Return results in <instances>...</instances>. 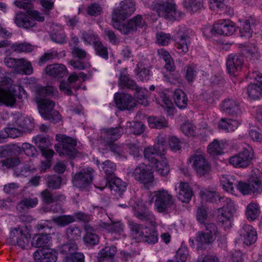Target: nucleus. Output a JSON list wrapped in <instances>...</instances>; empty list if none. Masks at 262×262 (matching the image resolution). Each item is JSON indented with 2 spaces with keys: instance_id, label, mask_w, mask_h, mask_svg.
Listing matches in <instances>:
<instances>
[{
  "instance_id": "1",
  "label": "nucleus",
  "mask_w": 262,
  "mask_h": 262,
  "mask_svg": "<svg viewBox=\"0 0 262 262\" xmlns=\"http://www.w3.org/2000/svg\"><path fill=\"white\" fill-rule=\"evenodd\" d=\"M150 199V202L145 204H143L142 202H139L132 207L134 209V215L141 220H145L150 224V227H145L141 231V228L137 224L130 223L129 226L132 235L135 239L138 241H143L154 244L158 241L157 234L154 229L155 217L147 211V208L151 205V202H154L155 209L158 212H164L172 204L173 198L168 191L161 189L152 192Z\"/></svg>"
},
{
  "instance_id": "2",
  "label": "nucleus",
  "mask_w": 262,
  "mask_h": 262,
  "mask_svg": "<svg viewBox=\"0 0 262 262\" xmlns=\"http://www.w3.org/2000/svg\"><path fill=\"white\" fill-rule=\"evenodd\" d=\"M135 10L133 0L121 1L113 11L112 19L114 27L125 34L132 33L143 27L145 21L141 16L138 15L128 21H124V19L133 14Z\"/></svg>"
},
{
  "instance_id": "3",
  "label": "nucleus",
  "mask_w": 262,
  "mask_h": 262,
  "mask_svg": "<svg viewBox=\"0 0 262 262\" xmlns=\"http://www.w3.org/2000/svg\"><path fill=\"white\" fill-rule=\"evenodd\" d=\"M165 140L158 137L157 143L153 147H147L144 150L146 159L154 164L157 172L162 177L167 176L170 171L167 159L164 156L165 151Z\"/></svg>"
},
{
  "instance_id": "4",
  "label": "nucleus",
  "mask_w": 262,
  "mask_h": 262,
  "mask_svg": "<svg viewBox=\"0 0 262 262\" xmlns=\"http://www.w3.org/2000/svg\"><path fill=\"white\" fill-rule=\"evenodd\" d=\"M14 3L18 8L29 9L27 11V15L21 12L16 13L14 22L19 27L27 29L34 26L36 25V21H44L45 18L41 13L35 10H30L31 4L24 3L21 1H16Z\"/></svg>"
},
{
  "instance_id": "5",
  "label": "nucleus",
  "mask_w": 262,
  "mask_h": 262,
  "mask_svg": "<svg viewBox=\"0 0 262 262\" xmlns=\"http://www.w3.org/2000/svg\"><path fill=\"white\" fill-rule=\"evenodd\" d=\"M154 10L159 16H162L169 21L179 20L182 13L176 9L173 0L159 1L153 7Z\"/></svg>"
},
{
  "instance_id": "6",
  "label": "nucleus",
  "mask_w": 262,
  "mask_h": 262,
  "mask_svg": "<svg viewBox=\"0 0 262 262\" xmlns=\"http://www.w3.org/2000/svg\"><path fill=\"white\" fill-rule=\"evenodd\" d=\"M216 227L213 224H208L204 232L199 233L194 239H190V245L196 249L205 248L211 243L216 237Z\"/></svg>"
},
{
  "instance_id": "7",
  "label": "nucleus",
  "mask_w": 262,
  "mask_h": 262,
  "mask_svg": "<svg viewBox=\"0 0 262 262\" xmlns=\"http://www.w3.org/2000/svg\"><path fill=\"white\" fill-rule=\"evenodd\" d=\"M253 158V150L250 146L247 145L243 150L230 157L229 163L235 168H246Z\"/></svg>"
},
{
  "instance_id": "8",
  "label": "nucleus",
  "mask_w": 262,
  "mask_h": 262,
  "mask_svg": "<svg viewBox=\"0 0 262 262\" xmlns=\"http://www.w3.org/2000/svg\"><path fill=\"white\" fill-rule=\"evenodd\" d=\"M38 111L45 120L57 122L61 120V116L58 112L53 111L54 102L48 99L39 98L37 100Z\"/></svg>"
},
{
  "instance_id": "9",
  "label": "nucleus",
  "mask_w": 262,
  "mask_h": 262,
  "mask_svg": "<svg viewBox=\"0 0 262 262\" xmlns=\"http://www.w3.org/2000/svg\"><path fill=\"white\" fill-rule=\"evenodd\" d=\"M132 177L146 187L153 184L155 178L150 166L142 163L134 169Z\"/></svg>"
},
{
  "instance_id": "10",
  "label": "nucleus",
  "mask_w": 262,
  "mask_h": 262,
  "mask_svg": "<svg viewBox=\"0 0 262 262\" xmlns=\"http://www.w3.org/2000/svg\"><path fill=\"white\" fill-rule=\"evenodd\" d=\"M4 62L8 68L13 69L17 73L31 74L33 73L31 64L23 59H16L11 57H7Z\"/></svg>"
},
{
  "instance_id": "11",
  "label": "nucleus",
  "mask_w": 262,
  "mask_h": 262,
  "mask_svg": "<svg viewBox=\"0 0 262 262\" xmlns=\"http://www.w3.org/2000/svg\"><path fill=\"white\" fill-rule=\"evenodd\" d=\"M224 202L223 207L217 210V217L220 222L225 223L229 227L231 225L230 220L235 210V204L232 201L227 198L225 199Z\"/></svg>"
},
{
  "instance_id": "12",
  "label": "nucleus",
  "mask_w": 262,
  "mask_h": 262,
  "mask_svg": "<svg viewBox=\"0 0 262 262\" xmlns=\"http://www.w3.org/2000/svg\"><path fill=\"white\" fill-rule=\"evenodd\" d=\"M34 140L36 145L41 149L43 157L46 159V161L41 163L42 170H45L51 165L50 159L53 155V151L47 147H45V146L48 145L49 142L46 138L38 135L34 138Z\"/></svg>"
},
{
  "instance_id": "13",
  "label": "nucleus",
  "mask_w": 262,
  "mask_h": 262,
  "mask_svg": "<svg viewBox=\"0 0 262 262\" xmlns=\"http://www.w3.org/2000/svg\"><path fill=\"white\" fill-rule=\"evenodd\" d=\"M56 141L59 143L55 146V150L60 155L67 154L71 156H72V150L76 145V142L74 139L65 135L59 134L56 136Z\"/></svg>"
},
{
  "instance_id": "14",
  "label": "nucleus",
  "mask_w": 262,
  "mask_h": 262,
  "mask_svg": "<svg viewBox=\"0 0 262 262\" xmlns=\"http://www.w3.org/2000/svg\"><path fill=\"white\" fill-rule=\"evenodd\" d=\"M77 246L75 243H68L62 247V252L66 256L63 262H84V255L82 253H77Z\"/></svg>"
},
{
  "instance_id": "15",
  "label": "nucleus",
  "mask_w": 262,
  "mask_h": 262,
  "mask_svg": "<svg viewBox=\"0 0 262 262\" xmlns=\"http://www.w3.org/2000/svg\"><path fill=\"white\" fill-rule=\"evenodd\" d=\"M189 161L192 163L193 167L198 176H203L209 172V165L203 155L195 154L189 159Z\"/></svg>"
},
{
  "instance_id": "16",
  "label": "nucleus",
  "mask_w": 262,
  "mask_h": 262,
  "mask_svg": "<svg viewBox=\"0 0 262 262\" xmlns=\"http://www.w3.org/2000/svg\"><path fill=\"white\" fill-rule=\"evenodd\" d=\"M35 262H56L58 258V253L48 247L41 248L34 253Z\"/></svg>"
},
{
  "instance_id": "17",
  "label": "nucleus",
  "mask_w": 262,
  "mask_h": 262,
  "mask_svg": "<svg viewBox=\"0 0 262 262\" xmlns=\"http://www.w3.org/2000/svg\"><path fill=\"white\" fill-rule=\"evenodd\" d=\"M251 193L256 196L262 193V172L258 169H253L248 179Z\"/></svg>"
},
{
  "instance_id": "18",
  "label": "nucleus",
  "mask_w": 262,
  "mask_h": 262,
  "mask_svg": "<svg viewBox=\"0 0 262 262\" xmlns=\"http://www.w3.org/2000/svg\"><path fill=\"white\" fill-rule=\"evenodd\" d=\"M93 173V170L92 168L83 169L74 177L72 181L73 185L79 188L85 187L92 182Z\"/></svg>"
},
{
  "instance_id": "19",
  "label": "nucleus",
  "mask_w": 262,
  "mask_h": 262,
  "mask_svg": "<svg viewBox=\"0 0 262 262\" xmlns=\"http://www.w3.org/2000/svg\"><path fill=\"white\" fill-rule=\"evenodd\" d=\"M255 82L250 84L247 89L249 98L252 100H258L262 95V75L259 73H254Z\"/></svg>"
},
{
  "instance_id": "20",
  "label": "nucleus",
  "mask_w": 262,
  "mask_h": 262,
  "mask_svg": "<svg viewBox=\"0 0 262 262\" xmlns=\"http://www.w3.org/2000/svg\"><path fill=\"white\" fill-rule=\"evenodd\" d=\"M174 190L177 192V197L182 202L188 203L193 196L192 189L188 183L180 182L176 184Z\"/></svg>"
},
{
  "instance_id": "21",
  "label": "nucleus",
  "mask_w": 262,
  "mask_h": 262,
  "mask_svg": "<svg viewBox=\"0 0 262 262\" xmlns=\"http://www.w3.org/2000/svg\"><path fill=\"white\" fill-rule=\"evenodd\" d=\"M213 31L217 34L230 35L235 31V27L230 20H221L213 25Z\"/></svg>"
},
{
  "instance_id": "22",
  "label": "nucleus",
  "mask_w": 262,
  "mask_h": 262,
  "mask_svg": "<svg viewBox=\"0 0 262 262\" xmlns=\"http://www.w3.org/2000/svg\"><path fill=\"white\" fill-rule=\"evenodd\" d=\"M28 232L26 227L17 228L11 231V237L13 242H16L17 245L22 248H24L29 243L28 238Z\"/></svg>"
},
{
  "instance_id": "23",
  "label": "nucleus",
  "mask_w": 262,
  "mask_h": 262,
  "mask_svg": "<svg viewBox=\"0 0 262 262\" xmlns=\"http://www.w3.org/2000/svg\"><path fill=\"white\" fill-rule=\"evenodd\" d=\"M75 219L71 215H64L54 219L52 221H46L40 226L42 229H52L54 226H64L74 222Z\"/></svg>"
},
{
  "instance_id": "24",
  "label": "nucleus",
  "mask_w": 262,
  "mask_h": 262,
  "mask_svg": "<svg viewBox=\"0 0 262 262\" xmlns=\"http://www.w3.org/2000/svg\"><path fill=\"white\" fill-rule=\"evenodd\" d=\"M114 98L117 106L122 110H129L136 104V100L127 94L116 93Z\"/></svg>"
},
{
  "instance_id": "25",
  "label": "nucleus",
  "mask_w": 262,
  "mask_h": 262,
  "mask_svg": "<svg viewBox=\"0 0 262 262\" xmlns=\"http://www.w3.org/2000/svg\"><path fill=\"white\" fill-rule=\"evenodd\" d=\"M243 64V57L238 55L229 56L227 60V69L230 75H235V73L241 70Z\"/></svg>"
},
{
  "instance_id": "26",
  "label": "nucleus",
  "mask_w": 262,
  "mask_h": 262,
  "mask_svg": "<svg viewBox=\"0 0 262 262\" xmlns=\"http://www.w3.org/2000/svg\"><path fill=\"white\" fill-rule=\"evenodd\" d=\"M16 94L14 88L5 89L0 87V105L12 106L16 102Z\"/></svg>"
},
{
  "instance_id": "27",
  "label": "nucleus",
  "mask_w": 262,
  "mask_h": 262,
  "mask_svg": "<svg viewBox=\"0 0 262 262\" xmlns=\"http://www.w3.org/2000/svg\"><path fill=\"white\" fill-rule=\"evenodd\" d=\"M156 102L164 108L168 115H171L174 113V107L172 102L166 92L159 93L156 98Z\"/></svg>"
},
{
  "instance_id": "28",
  "label": "nucleus",
  "mask_w": 262,
  "mask_h": 262,
  "mask_svg": "<svg viewBox=\"0 0 262 262\" xmlns=\"http://www.w3.org/2000/svg\"><path fill=\"white\" fill-rule=\"evenodd\" d=\"M241 239L247 245L254 244L257 239L256 231L250 225H245L241 230Z\"/></svg>"
},
{
  "instance_id": "29",
  "label": "nucleus",
  "mask_w": 262,
  "mask_h": 262,
  "mask_svg": "<svg viewBox=\"0 0 262 262\" xmlns=\"http://www.w3.org/2000/svg\"><path fill=\"white\" fill-rule=\"evenodd\" d=\"M84 39L89 44H93L94 45L95 50L99 56L104 59L108 58V52L106 48L102 46L95 35L86 34L84 36Z\"/></svg>"
},
{
  "instance_id": "30",
  "label": "nucleus",
  "mask_w": 262,
  "mask_h": 262,
  "mask_svg": "<svg viewBox=\"0 0 262 262\" xmlns=\"http://www.w3.org/2000/svg\"><path fill=\"white\" fill-rule=\"evenodd\" d=\"M228 146L226 140H214L207 147V152L211 156H216L224 153V150Z\"/></svg>"
},
{
  "instance_id": "31",
  "label": "nucleus",
  "mask_w": 262,
  "mask_h": 262,
  "mask_svg": "<svg viewBox=\"0 0 262 262\" xmlns=\"http://www.w3.org/2000/svg\"><path fill=\"white\" fill-rule=\"evenodd\" d=\"M220 182L225 191L231 194L235 195V189L234 186H236L237 181L235 176L223 175L221 177Z\"/></svg>"
},
{
  "instance_id": "32",
  "label": "nucleus",
  "mask_w": 262,
  "mask_h": 262,
  "mask_svg": "<svg viewBox=\"0 0 262 262\" xmlns=\"http://www.w3.org/2000/svg\"><path fill=\"white\" fill-rule=\"evenodd\" d=\"M85 76L83 75L82 73H80L78 76H76L75 74H73L69 76L67 82L61 81L60 82L59 85L60 91L67 95H72L71 86H73V83L76 81H79V77L83 78Z\"/></svg>"
},
{
  "instance_id": "33",
  "label": "nucleus",
  "mask_w": 262,
  "mask_h": 262,
  "mask_svg": "<svg viewBox=\"0 0 262 262\" xmlns=\"http://www.w3.org/2000/svg\"><path fill=\"white\" fill-rule=\"evenodd\" d=\"M66 67L62 64L50 65L47 67L46 73L51 76L62 77L67 74Z\"/></svg>"
},
{
  "instance_id": "34",
  "label": "nucleus",
  "mask_w": 262,
  "mask_h": 262,
  "mask_svg": "<svg viewBox=\"0 0 262 262\" xmlns=\"http://www.w3.org/2000/svg\"><path fill=\"white\" fill-rule=\"evenodd\" d=\"M12 118L13 124L15 125L27 129L33 126V120L31 118H27L20 114H14Z\"/></svg>"
},
{
  "instance_id": "35",
  "label": "nucleus",
  "mask_w": 262,
  "mask_h": 262,
  "mask_svg": "<svg viewBox=\"0 0 262 262\" xmlns=\"http://www.w3.org/2000/svg\"><path fill=\"white\" fill-rule=\"evenodd\" d=\"M116 252L117 249L115 247H105L99 254V262H113V257Z\"/></svg>"
},
{
  "instance_id": "36",
  "label": "nucleus",
  "mask_w": 262,
  "mask_h": 262,
  "mask_svg": "<svg viewBox=\"0 0 262 262\" xmlns=\"http://www.w3.org/2000/svg\"><path fill=\"white\" fill-rule=\"evenodd\" d=\"M51 238L47 234H36L32 241V245L38 248H47L50 244Z\"/></svg>"
},
{
  "instance_id": "37",
  "label": "nucleus",
  "mask_w": 262,
  "mask_h": 262,
  "mask_svg": "<svg viewBox=\"0 0 262 262\" xmlns=\"http://www.w3.org/2000/svg\"><path fill=\"white\" fill-rule=\"evenodd\" d=\"M260 213V207L257 203L251 202L247 205L246 215L247 219L249 221L255 220L259 216Z\"/></svg>"
},
{
  "instance_id": "38",
  "label": "nucleus",
  "mask_w": 262,
  "mask_h": 262,
  "mask_svg": "<svg viewBox=\"0 0 262 262\" xmlns=\"http://www.w3.org/2000/svg\"><path fill=\"white\" fill-rule=\"evenodd\" d=\"M221 110L228 114H237L240 112V106L232 99H226L222 103Z\"/></svg>"
},
{
  "instance_id": "39",
  "label": "nucleus",
  "mask_w": 262,
  "mask_h": 262,
  "mask_svg": "<svg viewBox=\"0 0 262 262\" xmlns=\"http://www.w3.org/2000/svg\"><path fill=\"white\" fill-rule=\"evenodd\" d=\"M239 124L240 122L237 120L222 119L219 124V126L226 132H232L236 129Z\"/></svg>"
},
{
  "instance_id": "40",
  "label": "nucleus",
  "mask_w": 262,
  "mask_h": 262,
  "mask_svg": "<svg viewBox=\"0 0 262 262\" xmlns=\"http://www.w3.org/2000/svg\"><path fill=\"white\" fill-rule=\"evenodd\" d=\"M173 99L177 106L180 108H183L187 106L188 98L187 95L180 89L174 91Z\"/></svg>"
},
{
  "instance_id": "41",
  "label": "nucleus",
  "mask_w": 262,
  "mask_h": 262,
  "mask_svg": "<svg viewBox=\"0 0 262 262\" xmlns=\"http://www.w3.org/2000/svg\"><path fill=\"white\" fill-rule=\"evenodd\" d=\"M22 130L16 127H7L0 134V143L3 142L4 139L9 137L12 138L18 137L22 135Z\"/></svg>"
},
{
  "instance_id": "42",
  "label": "nucleus",
  "mask_w": 262,
  "mask_h": 262,
  "mask_svg": "<svg viewBox=\"0 0 262 262\" xmlns=\"http://www.w3.org/2000/svg\"><path fill=\"white\" fill-rule=\"evenodd\" d=\"M132 89H135V97L138 99L139 102L144 105L148 103L147 97L149 96V92L147 90L137 87L136 85L133 86Z\"/></svg>"
},
{
  "instance_id": "43",
  "label": "nucleus",
  "mask_w": 262,
  "mask_h": 262,
  "mask_svg": "<svg viewBox=\"0 0 262 262\" xmlns=\"http://www.w3.org/2000/svg\"><path fill=\"white\" fill-rule=\"evenodd\" d=\"M200 195L202 200L212 202L216 201L217 199L219 198L216 192L204 188L200 190Z\"/></svg>"
},
{
  "instance_id": "44",
  "label": "nucleus",
  "mask_w": 262,
  "mask_h": 262,
  "mask_svg": "<svg viewBox=\"0 0 262 262\" xmlns=\"http://www.w3.org/2000/svg\"><path fill=\"white\" fill-rule=\"evenodd\" d=\"M189 38L187 36H182L177 39L176 47L180 53H186L189 50L188 43H189Z\"/></svg>"
},
{
  "instance_id": "45",
  "label": "nucleus",
  "mask_w": 262,
  "mask_h": 262,
  "mask_svg": "<svg viewBox=\"0 0 262 262\" xmlns=\"http://www.w3.org/2000/svg\"><path fill=\"white\" fill-rule=\"evenodd\" d=\"M148 122L151 128H161L167 125V122L164 118L150 117L148 118Z\"/></svg>"
},
{
  "instance_id": "46",
  "label": "nucleus",
  "mask_w": 262,
  "mask_h": 262,
  "mask_svg": "<svg viewBox=\"0 0 262 262\" xmlns=\"http://www.w3.org/2000/svg\"><path fill=\"white\" fill-rule=\"evenodd\" d=\"M235 189V193L237 191H238L244 195L252 194L251 187L249 182L247 183L242 181H238Z\"/></svg>"
},
{
  "instance_id": "47",
  "label": "nucleus",
  "mask_w": 262,
  "mask_h": 262,
  "mask_svg": "<svg viewBox=\"0 0 262 262\" xmlns=\"http://www.w3.org/2000/svg\"><path fill=\"white\" fill-rule=\"evenodd\" d=\"M181 128L182 133L186 136L193 137L196 134V127L191 123H185Z\"/></svg>"
},
{
  "instance_id": "48",
  "label": "nucleus",
  "mask_w": 262,
  "mask_h": 262,
  "mask_svg": "<svg viewBox=\"0 0 262 262\" xmlns=\"http://www.w3.org/2000/svg\"><path fill=\"white\" fill-rule=\"evenodd\" d=\"M239 32H241V35L242 36H245L247 38L251 37L252 31L251 29L250 23L248 20H245L241 23Z\"/></svg>"
},
{
  "instance_id": "49",
  "label": "nucleus",
  "mask_w": 262,
  "mask_h": 262,
  "mask_svg": "<svg viewBox=\"0 0 262 262\" xmlns=\"http://www.w3.org/2000/svg\"><path fill=\"white\" fill-rule=\"evenodd\" d=\"M11 33L0 25V48L8 45L7 39L11 37Z\"/></svg>"
},
{
  "instance_id": "50",
  "label": "nucleus",
  "mask_w": 262,
  "mask_h": 262,
  "mask_svg": "<svg viewBox=\"0 0 262 262\" xmlns=\"http://www.w3.org/2000/svg\"><path fill=\"white\" fill-rule=\"evenodd\" d=\"M171 39L170 35L163 32L159 33L156 35V42L159 45H168Z\"/></svg>"
},
{
  "instance_id": "51",
  "label": "nucleus",
  "mask_w": 262,
  "mask_h": 262,
  "mask_svg": "<svg viewBox=\"0 0 262 262\" xmlns=\"http://www.w3.org/2000/svg\"><path fill=\"white\" fill-rule=\"evenodd\" d=\"M100 169L102 170L104 173L109 174L116 169L115 165L110 161H106L98 165Z\"/></svg>"
},
{
  "instance_id": "52",
  "label": "nucleus",
  "mask_w": 262,
  "mask_h": 262,
  "mask_svg": "<svg viewBox=\"0 0 262 262\" xmlns=\"http://www.w3.org/2000/svg\"><path fill=\"white\" fill-rule=\"evenodd\" d=\"M196 219L201 224H206L207 222L208 216L206 209L204 207L199 208L196 212Z\"/></svg>"
},
{
  "instance_id": "53",
  "label": "nucleus",
  "mask_w": 262,
  "mask_h": 262,
  "mask_svg": "<svg viewBox=\"0 0 262 262\" xmlns=\"http://www.w3.org/2000/svg\"><path fill=\"white\" fill-rule=\"evenodd\" d=\"M84 241L85 243L93 245L97 244L99 241V238L96 234L88 231L84 237Z\"/></svg>"
},
{
  "instance_id": "54",
  "label": "nucleus",
  "mask_w": 262,
  "mask_h": 262,
  "mask_svg": "<svg viewBox=\"0 0 262 262\" xmlns=\"http://www.w3.org/2000/svg\"><path fill=\"white\" fill-rule=\"evenodd\" d=\"M37 203L38 200L37 198L25 199L18 205V207L22 208L23 209H24V207H33L35 206Z\"/></svg>"
},
{
  "instance_id": "55",
  "label": "nucleus",
  "mask_w": 262,
  "mask_h": 262,
  "mask_svg": "<svg viewBox=\"0 0 262 262\" xmlns=\"http://www.w3.org/2000/svg\"><path fill=\"white\" fill-rule=\"evenodd\" d=\"M188 257V251L185 249H179L176 253V261L175 262H185ZM169 262H174L170 260Z\"/></svg>"
},
{
  "instance_id": "56",
  "label": "nucleus",
  "mask_w": 262,
  "mask_h": 262,
  "mask_svg": "<svg viewBox=\"0 0 262 262\" xmlns=\"http://www.w3.org/2000/svg\"><path fill=\"white\" fill-rule=\"evenodd\" d=\"M34 47L29 43H19L14 46V50L18 52H31L34 50Z\"/></svg>"
},
{
  "instance_id": "57",
  "label": "nucleus",
  "mask_w": 262,
  "mask_h": 262,
  "mask_svg": "<svg viewBox=\"0 0 262 262\" xmlns=\"http://www.w3.org/2000/svg\"><path fill=\"white\" fill-rule=\"evenodd\" d=\"M122 133L121 128H112L107 130V135L110 137L112 141L117 140Z\"/></svg>"
},
{
  "instance_id": "58",
  "label": "nucleus",
  "mask_w": 262,
  "mask_h": 262,
  "mask_svg": "<svg viewBox=\"0 0 262 262\" xmlns=\"http://www.w3.org/2000/svg\"><path fill=\"white\" fill-rule=\"evenodd\" d=\"M80 231L77 227H71L67 230V235L68 238L75 240L80 237Z\"/></svg>"
},
{
  "instance_id": "59",
  "label": "nucleus",
  "mask_w": 262,
  "mask_h": 262,
  "mask_svg": "<svg viewBox=\"0 0 262 262\" xmlns=\"http://www.w3.org/2000/svg\"><path fill=\"white\" fill-rule=\"evenodd\" d=\"M183 5L186 9L190 12L196 11L200 8L201 5L200 4L198 6L196 3L193 0L185 1Z\"/></svg>"
},
{
  "instance_id": "60",
  "label": "nucleus",
  "mask_w": 262,
  "mask_h": 262,
  "mask_svg": "<svg viewBox=\"0 0 262 262\" xmlns=\"http://www.w3.org/2000/svg\"><path fill=\"white\" fill-rule=\"evenodd\" d=\"M198 262H219V260L215 255H201L198 257Z\"/></svg>"
},
{
  "instance_id": "61",
  "label": "nucleus",
  "mask_w": 262,
  "mask_h": 262,
  "mask_svg": "<svg viewBox=\"0 0 262 262\" xmlns=\"http://www.w3.org/2000/svg\"><path fill=\"white\" fill-rule=\"evenodd\" d=\"M22 149L24 153L29 156L34 155L36 152L35 148L31 144L27 143L23 144Z\"/></svg>"
},
{
  "instance_id": "62",
  "label": "nucleus",
  "mask_w": 262,
  "mask_h": 262,
  "mask_svg": "<svg viewBox=\"0 0 262 262\" xmlns=\"http://www.w3.org/2000/svg\"><path fill=\"white\" fill-rule=\"evenodd\" d=\"M232 259L234 262H246L247 257L240 251H236L233 253Z\"/></svg>"
},
{
  "instance_id": "63",
  "label": "nucleus",
  "mask_w": 262,
  "mask_h": 262,
  "mask_svg": "<svg viewBox=\"0 0 262 262\" xmlns=\"http://www.w3.org/2000/svg\"><path fill=\"white\" fill-rule=\"evenodd\" d=\"M249 136L251 139L256 142H262V134L255 129H251L249 130Z\"/></svg>"
},
{
  "instance_id": "64",
  "label": "nucleus",
  "mask_w": 262,
  "mask_h": 262,
  "mask_svg": "<svg viewBox=\"0 0 262 262\" xmlns=\"http://www.w3.org/2000/svg\"><path fill=\"white\" fill-rule=\"evenodd\" d=\"M164 80L167 82H169L172 83H175L178 81L179 79V75L176 73H166L164 75Z\"/></svg>"
}]
</instances>
